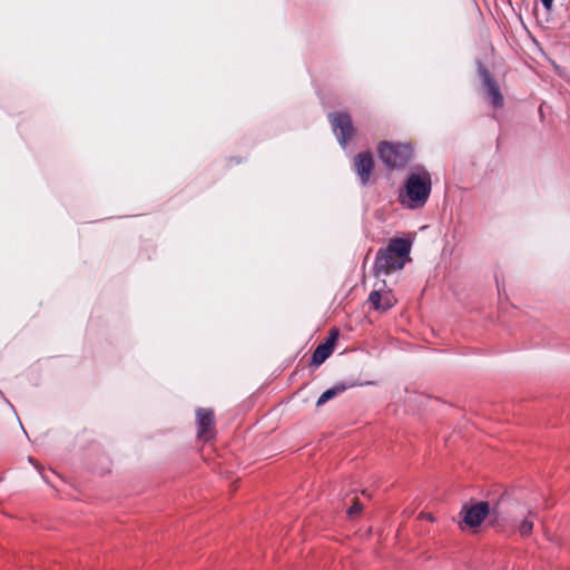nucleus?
I'll return each instance as SVG.
<instances>
[{"label": "nucleus", "instance_id": "nucleus-8", "mask_svg": "<svg viewBox=\"0 0 570 570\" xmlns=\"http://www.w3.org/2000/svg\"><path fill=\"white\" fill-rule=\"evenodd\" d=\"M385 248L386 253H391L401 261L405 262L411 253L412 242L407 238H391L389 245Z\"/></svg>", "mask_w": 570, "mask_h": 570}, {"label": "nucleus", "instance_id": "nucleus-6", "mask_svg": "<svg viewBox=\"0 0 570 570\" xmlns=\"http://www.w3.org/2000/svg\"><path fill=\"white\" fill-rule=\"evenodd\" d=\"M404 261H401L396 256L391 253H386V248L379 249L375 263H374V273L376 276L382 274H389L391 271H397L403 268Z\"/></svg>", "mask_w": 570, "mask_h": 570}, {"label": "nucleus", "instance_id": "nucleus-16", "mask_svg": "<svg viewBox=\"0 0 570 570\" xmlns=\"http://www.w3.org/2000/svg\"><path fill=\"white\" fill-rule=\"evenodd\" d=\"M363 509V505L358 502V501H355L348 509H347V514L350 517H354L356 514H358Z\"/></svg>", "mask_w": 570, "mask_h": 570}, {"label": "nucleus", "instance_id": "nucleus-1", "mask_svg": "<svg viewBox=\"0 0 570 570\" xmlns=\"http://www.w3.org/2000/svg\"><path fill=\"white\" fill-rule=\"evenodd\" d=\"M432 191L430 173L424 167H416L407 175L404 188L400 191L397 200L407 209L422 208L429 200Z\"/></svg>", "mask_w": 570, "mask_h": 570}, {"label": "nucleus", "instance_id": "nucleus-10", "mask_svg": "<svg viewBox=\"0 0 570 570\" xmlns=\"http://www.w3.org/2000/svg\"><path fill=\"white\" fill-rule=\"evenodd\" d=\"M333 351L334 348L330 346V343L322 342L312 353L311 365L320 366L332 355Z\"/></svg>", "mask_w": 570, "mask_h": 570}, {"label": "nucleus", "instance_id": "nucleus-7", "mask_svg": "<svg viewBox=\"0 0 570 570\" xmlns=\"http://www.w3.org/2000/svg\"><path fill=\"white\" fill-rule=\"evenodd\" d=\"M373 169L374 161L370 151L358 153L354 157V170L356 175L360 177L361 184L363 186H365L368 183Z\"/></svg>", "mask_w": 570, "mask_h": 570}, {"label": "nucleus", "instance_id": "nucleus-13", "mask_svg": "<svg viewBox=\"0 0 570 570\" xmlns=\"http://www.w3.org/2000/svg\"><path fill=\"white\" fill-rule=\"evenodd\" d=\"M382 288H377L372 291L368 295V303L375 311H379L382 305Z\"/></svg>", "mask_w": 570, "mask_h": 570}, {"label": "nucleus", "instance_id": "nucleus-3", "mask_svg": "<svg viewBox=\"0 0 570 570\" xmlns=\"http://www.w3.org/2000/svg\"><path fill=\"white\" fill-rule=\"evenodd\" d=\"M377 151L380 159L391 169L404 167L413 156L411 144L382 141Z\"/></svg>", "mask_w": 570, "mask_h": 570}, {"label": "nucleus", "instance_id": "nucleus-15", "mask_svg": "<svg viewBox=\"0 0 570 570\" xmlns=\"http://www.w3.org/2000/svg\"><path fill=\"white\" fill-rule=\"evenodd\" d=\"M338 335H340L338 330H336V328L331 330L328 337L324 341V343H330V346H332L334 348V345L338 338Z\"/></svg>", "mask_w": 570, "mask_h": 570}, {"label": "nucleus", "instance_id": "nucleus-5", "mask_svg": "<svg viewBox=\"0 0 570 570\" xmlns=\"http://www.w3.org/2000/svg\"><path fill=\"white\" fill-rule=\"evenodd\" d=\"M478 73L482 80L483 86L487 88L491 105L494 108H501L503 106L504 99L500 88L491 72L480 61H478Z\"/></svg>", "mask_w": 570, "mask_h": 570}, {"label": "nucleus", "instance_id": "nucleus-9", "mask_svg": "<svg viewBox=\"0 0 570 570\" xmlns=\"http://www.w3.org/2000/svg\"><path fill=\"white\" fill-rule=\"evenodd\" d=\"M197 429L199 435H205L214 424V411L212 409L198 407L196 411Z\"/></svg>", "mask_w": 570, "mask_h": 570}, {"label": "nucleus", "instance_id": "nucleus-14", "mask_svg": "<svg viewBox=\"0 0 570 570\" xmlns=\"http://www.w3.org/2000/svg\"><path fill=\"white\" fill-rule=\"evenodd\" d=\"M518 529L521 535L527 537L532 532L533 521L530 520L529 518H525L524 520L521 521Z\"/></svg>", "mask_w": 570, "mask_h": 570}, {"label": "nucleus", "instance_id": "nucleus-2", "mask_svg": "<svg viewBox=\"0 0 570 570\" xmlns=\"http://www.w3.org/2000/svg\"><path fill=\"white\" fill-rule=\"evenodd\" d=\"M460 515L462 521L460 522L461 528L464 525L468 528H476L488 518L489 523L493 525L498 519L497 508H491L488 501H471L470 503L463 504Z\"/></svg>", "mask_w": 570, "mask_h": 570}, {"label": "nucleus", "instance_id": "nucleus-11", "mask_svg": "<svg viewBox=\"0 0 570 570\" xmlns=\"http://www.w3.org/2000/svg\"><path fill=\"white\" fill-rule=\"evenodd\" d=\"M353 386V384H344V383H338V384H335L334 386L327 389L326 391H324L317 402H316V405L317 406H322L324 405L326 402H328L330 400L334 399L335 396H337L338 394L343 393L344 391H346L348 387Z\"/></svg>", "mask_w": 570, "mask_h": 570}, {"label": "nucleus", "instance_id": "nucleus-17", "mask_svg": "<svg viewBox=\"0 0 570 570\" xmlns=\"http://www.w3.org/2000/svg\"><path fill=\"white\" fill-rule=\"evenodd\" d=\"M546 10H551L554 0H540Z\"/></svg>", "mask_w": 570, "mask_h": 570}, {"label": "nucleus", "instance_id": "nucleus-12", "mask_svg": "<svg viewBox=\"0 0 570 570\" xmlns=\"http://www.w3.org/2000/svg\"><path fill=\"white\" fill-rule=\"evenodd\" d=\"M396 299L391 291L382 292V305L379 311L385 312L392 308L395 304Z\"/></svg>", "mask_w": 570, "mask_h": 570}, {"label": "nucleus", "instance_id": "nucleus-18", "mask_svg": "<svg viewBox=\"0 0 570 570\" xmlns=\"http://www.w3.org/2000/svg\"><path fill=\"white\" fill-rule=\"evenodd\" d=\"M28 460H29V462H30V463H32L33 465H36V462H35L33 458L29 456V458H28Z\"/></svg>", "mask_w": 570, "mask_h": 570}, {"label": "nucleus", "instance_id": "nucleus-4", "mask_svg": "<svg viewBox=\"0 0 570 570\" xmlns=\"http://www.w3.org/2000/svg\"><path fill=\"white\" fill-rule=\"evenodd\" d=\"M328 118L340 145L345 148L354 134L351 116L347 112H331Z\"/></svg>", "mask_w": 570, "mask_h": 570}]
</instances>
